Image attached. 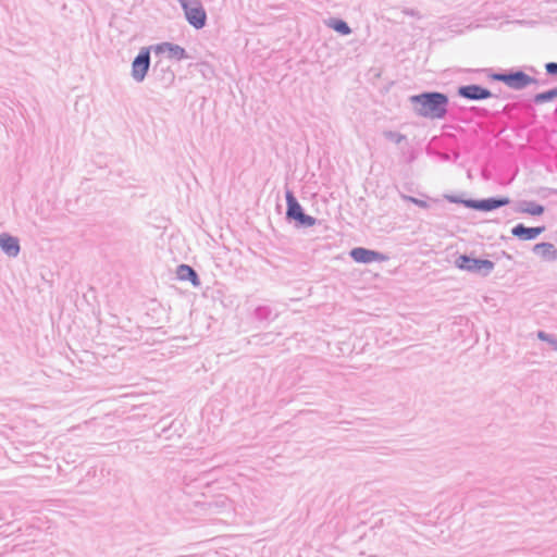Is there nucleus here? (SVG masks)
<instances>
[{
  "label": "nucleus",
  "instance_id": "nucleus-1",
  "mask_svg": "<svg viewBox=\"0 0 557 557\" xmlns=\"http://www.w3.org/2000/svg\"><path fill=\"white\" fill-rule=\"evenodd\" d=\"M417 116L429 120H444L449 108V97L445 92L425 90L408 98Z\"/></svg>",
  "mask_w": 557,
  "mask_h": 557
},
{
  "label": "nucleus",
  "instance_id": "nucleus-2",
  "mask_svg": "<svg viewBox=\"0 0 557 557\" xmlns=\"http://www.w3.org/2000/svg\"><path fill=\"white\" fill-rule=\"evenodd\" d=\"M285 220L286 222L294 224L296 228H308L320 223V221L317 218L309 215L305 212V209L299 203L293 190H285Z\"/></svg>",
  "mask_w": 557,
  "mask_h": 557
},
{
  "label": "nucleus",
  "instance_id": "nucleus-3",
  "mask_svg": "<svg viewBox=\"0 0 557 557\" xmlns=\"http://www.w3.org/2000/svg\"><path fill=\"white\" fill-rule=\"evenodd\" d=\"M455 267L482 277L488 276L495 268V263L488 259L476 258L473 255H458L454 261Z\"/></svg>",
  "mask_w": 557,
  "mask_h": 557
},
{
  "label": "nucleus",
  "instance_id": "nucleus-4",
  "mask_svg": "<svg viewBox=\"0 0 557 557\" xmlns=\"http://www.w3.org/2000/svg\"><path fill=\"white\" fill-rule=\"evenodd\" d=\"M151 46L140 48L132 61L131 76L136 83H143L151 66Z\"/></svg>",
  "mask_w": 557,
  "mask_h": 557
},
{
  "label": "nucleus",
  "instance_id": "nucleus-5",
  "mask_svg": "<svg viewBox=\"0 0 557 557\" xmlns=\"http://www.w3.org/2000/svg\"><path fill=\"white\" fill-rule=\"evenodd\" d=\"M547 81L540 82L518 67L506 70L505 85L513 90H522L532 84L545 85Z\"/></svg>",
  "mask_w": 557,
  "mask_h": 557
},
{
  "label": "nucleus",
  "instance_id": "nucleus-6",
  "mask_svg": "<svg viewBox=\"0 0 557 557\" xmlns=\"http://www.w3.org/2000/svg\"><path fill=\"white\" fill-rule=\"evenodd\" d=\"M184 10L185 18L195 29H202L207 24V12L199 1L189 5L187 0H180Z\"/></svg>",
  "mask_w": 557,
  "mask_h": 557
},
{
  "label": "nucleus",
  "instance_id": "nucleus-7",
  "mask_svg": "<svg viewBox=\"0 0 557 557\" xmlns=\"http://www.w3.org/2000/svg\"><path fill=\"white\" fill-rule=\"evenodd\" d=\"M456 95L469 101H482L495 97L488 88L479 84L460 85L457 87Z\"/></svg>",
  "mask_w": 557,
  "mask_h": 557
},
{
  "label": "nucleus",
  "instance_id": "nucleus-8",
  "mask_svg": "<svg viewBox=\"0 0 557 557\" xmlns=\"http://www.w3.org/2000/svg\"><path fill=\"white\" fill-rule=\"evenodd\" d=\"M349 257L356 263L362 264H369L372 262H384L389 260V257L387 255L366 247H355L350 249Z\"/></svg>",
  "mask_w": 557,
  "mask_h": 557
},
{
  "label": "nucleus",
  "instance_id": "nucleus-9",
  "mask_svg": "<svg viewBox=\"0 0 557 557\" xmlns=\"http://www.w3.org/2000/svg\"><path fill=\"white\" fill-rule=\"evenodd\" d=\"M151 77L162 88H169L175 81V73L169 63L158 60L152 66Z\"/></svg>",
  "mask_w": 557,
  "mask_h": 557
},
{
  "label": "nucleus",
  "instance_id": "nucleus-10",
  "mask_svg": "<svg viewBox=\"0 0 557 557\" xmlns=\"http://www.w3.org/2000/svg\"><path fill=\"white\" fill-rule=\"evenodd\" d=\"M151 48L156 55L166 53L169 59L175 61H182L190 58L186 49L177 44L163 41L156 45H151Z\"/></svg>",
  "mask_w": 557,
  "mask_h": 557
},
{
  "label": "nucleus",
  "instance_id": "nucleus-11",
  "mask_svg": "<svg viewBox=\"0 0 557 557\" xmlns=\"http://www.w3.org/2000/svg\"><path fill=\"white\" fill-rule=\"evenodd\" d=\"M511 202L509 197L506 196H494L483 199H474L470 202L472 209L482 212H491L502 207L508 206Z\"/></svg>",
  "mask_w": 557,
  "mask_h": 557
},
{
  "label": "nucleus",
  "instance_id": "nucleus-12",
  "mask_svg": "<svg viewBox=\"0 0 557 557\" xmlns=\"http://www.w3.org/2000/svg\"><path fill=\"white\" fill-rule=\"evenodd\" d=\"M546 227L541 226H527L523 223H518L511 228V235L519 240L529 242L536 239Z\"/></svg>",
  "mask_w": 557,
  "mask_h": 557
},
{
  "label": "nucleus",
  "instance_id": "nucleus-13",
  "mask_svg": "<svg viewBox=\"0 0 557 557\" xmlns=\"http://www.w3.org/2000/svg\"><path fill=\"white\" fill-rule=\"evenodd\" d=\"M0 249L8 257H11V258L17 257L21 251V245H20L18 238L9 233L0 234Z\"/></svg>",
  "mask_w": 557,
  "mask_h": 557
},
{
  "label": "nucleus",
  "instance_id": "nucleus-14",
  "mask_svg": "<svg viewBox=\"0 0 557 557\" xmlns=\"http://www.w3.org/2000/svg\"><path fill=\"white\" fill-rule=\"evenodd\" d=\"M176 276L180 281L189 282L194 287H199L201 285L197 271L189 264H180L176 268Z\"/></svg>",
  "mask_w": 557,
  "mask_h": 557
},
{
  "label": "nucleus",
  "instance_id": "nucleus-15",
  "mask_svg": "<svg viewBox=\"0 0 557 557\" xmlns=\"http://www.w3.org/2000/svg\"><path fill=\"white\" fill-rule=\"evenodd\" d=\"M515 212L540 216L545 212V207L533 200H521L517 203Z\"/></svg>",
  "mask_w": 557,
  "mask_h": 557
},
{
  "label": "nucleus",
  "instance_id": "nucleus-16",
  "mask_svg": "<svg viewBox=\"0 0 557 557\" xmlns=\"http://www.w3.org/2000/svg\"><path fill=\"white\" fill-rule=\"evenodd\" d=\"M532 251L545 261H557V248L548 242L537 243Z\"/></svg>",
  "mask_w": 557,
  "mask_h": 557
},
{
  "label": "nucleus",
  "instance_id": "nucleus-17",
  "mask_svg": "<svg viewBox=\"0 0 557 557\" xmlns=\"http://www.w3.org/2000/svg\"><path fill=\"white\" fill-rule=\"evenodd\" d=\"M327 26L342 36L350 35L352 32L348 23L339 17H330Z\"/></svg>",
  "mask_w": 557,
  "mask_h": 557
},
{
  "label": "nucleus",
  "instance_id": "nucleus-18",
  "mask_svg": "<svg viewBox=\"0 0 557 557\" xmlns=\"http://www.w3.org/2000/svg\"><path fill=\"white\" fill-rule=\"evenodd\" d=\"M272 308L265 305L258 306L253 311V318L259 322H265L271 319Z\"/></svg>",
  "mask_w": 557,
  "mask_h": 557
},
{
  "label": "nucleus",
  "instance_id": "nucleus-19",
  "mask_svg": "<svg viewBox=\"0 0 557 557\" xmlns=\"http://www.w3.org/2000/svg\"><path fill=\"white\" fill-rule=\"evenodd\" d=\"M480 71L483 72L488 79L505 84L506 70L495 71L492 67H486Z\"/></svg>",
  "mask_w": 557,
  "mask_h": 557
},
{
  "label": "nucleus",
  "instance_id": "nucleus-20",
  "mask_svg": "<svg viewBox=\"0 0 557 557\" xmlns=\"http://www.w3.org/2000/svg\"><path fill=\"white\" fill-rule=\"evenodd\" d=\"M444 198L448 202H450V203L462 205V206H465L466 208H469V209H472V205H470V202L474 201V199H472V198H465L462 195L445 194Z\"/></svg>",
  "mask_w": 557,
  "mask_h": 557
},
{
  "label": "nucleus",
  "instance_id": "nucleus-21",
  "mask_svg": "<svg viewBox=\"0 0 557 557\" xmlns=\"http://www.w3.org/2000/svg\"><path fill=\"white\" fill-rule=\"evenodd\" d=\"M536 336L540 341L546 342L554 351H557V336L545 331H537Z\"/></svg>",
  "mask_w": 557,
  "mask_h": 557
},
{
  "label": "nucleus",
  "instance_id": "nucleus-22",
  "mask_svg": "<svg viewBox=\"0 0 557 557\" xmlns=\"http://www.w3.org/2000/svg\"><path fill=\"white\" fill-rule=\"evenodd\" d=\"M553 100H554V98L552 96L550 89H548V90L535 94L531 101L534 104H543L546 102H550Z\"/></svg>",
  "mask_w": 557,
  "mask_h": 557
},
{
  "label": "nucleus",
  "instance_id": "nucleus-23",
  "mask_svg": "<svg viewBox=\"0 0 557 557\" xmlns=\"http://www.w3.org/2000/svg\"><path fill=\"white\" fill-rule=\"evenodd\" d=\"M383 136L385 139L393 141L395 144H400L401 141L406 140V136L404 134H400L395 131H384Z\"/></svg>",
  "mask_w": 557,
  "mask_h": 557
},
{
  "label": "nucleus",
  "instance_id": "nucleus-24",
  "mask_svg": "<svg viewBox=\"0 0 557 557\" xmlns=\"http://www.w3.org/2000/svg\"><path fill=\"white\" fill-rule=\"evenodd\" d=\"M400 197H401L403 200H405L407 202H411V203L418 206L419 208H423V209L429 208V203L425 200L416 198L413 196H408V195H405V194H400Z\"/></svg>",
  "mask_w": 557,
  "mask_h": 557
},
{
  "label": "nucleus",
  "instance_id": "nucleus-25",
  "mask_svg": "<svg viewBox=\"0 0 557 557\" xmlns=\"http://www.w3.org/2000/svg\"><path fill=\"white\" fill-rule=\"evenodd\" d=\"M545 72L548 76H557V62H547L545 65Z\"/></svg>",
  "mask_w": 557,
  "mask_h": 557
},
{
  "label": "nucleus",
  "instance_id": "nucleus-26",
  "mask_svg": "<svg viewBox=\"0 0 557 557\" xmlns=\"http://www.w3.org/2000/svg\"><path fill=\"white\" fill-rule=\"evenodd\" d=\"M404 12L406 14H408V15H411V16H417L418 15V12H416L413 9H406Z\"/></svg>",
  "mask_w": 557,
  "mask_h": 557
},
{
  "label": "nucleus",
  "instance_id": "nucleus-27",
  "mask_svg": "<svg viewBox=\"0 0 557 557\" xmlns=\"http://www.w3.org/2000/svg\"><path fill=\"white\" fill-rule=\"evenodd\" d=\"M499 256L504 257V258H507L508 260H511L512 259V256L509 255L508 252H506L505 250H502Z\"/></svg>",
  "mask_w": 557,
  "mask_h": 557
},
{
  "label": "nucleus",
  "instance_id": "nucleus-28",
  "mask_svg": "<svg viewBox=\"0 0 557 557\" xmlns=\"http://www.w3.org/2000/svg\"><path fill=\"white\" fill-rule=\"evenodd\" d=\"M554 99H557V86L550 89Z\"/></svg>",
  "mask_w": 557,
  "mask_h": 557
},
{
  "label": "nucleus",
  "instance_id": "nucleus-29",
  "mask_svg": "<svg viewBox=\"0 0 557 557\" xmlns=\"http://www.w3.org/2000/svg\"><path fill=\"white\" fill-rule=\"evenodd\" d=\"M472 110L478 111V110H480V108L473 107ZM481 111H483L485 114H487V110L481 109Z\"/></svg>",
  "mask_w": 557,
  "mask_h": 557
},
{
  "label": "nucleus",
  "instance_id": "nucleus-30",
  "mask_svg": "<svg viewBox=\"0 0 557 557\" xmlns=\"http://www.w3.org/2000/svg\"><path fill=\"white\" fill-rule=\"evenodd\" d=\"M529 70H530L531 72H535L534 67H532V66H531V67H529Z\"/></svg>",
  "mask_w": 557,
  "mask_h": 557
}]
</instances>
